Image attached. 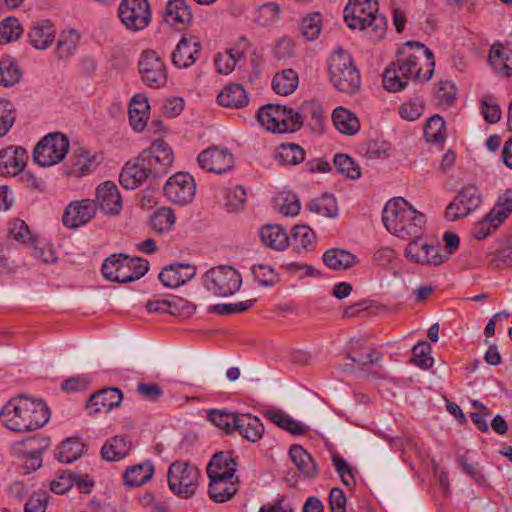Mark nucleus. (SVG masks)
<instances>
[{"instance_id":"obj_38","label":"nucleus","mask_w":512,"mask_h":512,"mask_svg":"<svg viewBox=\"0 0 512 512\" xmlns=\"http://www.w3.org/2000/svg\"><path fill=\"white\" fill-rule=\"evenodd\" d=\"M264 416L279 428L284 429L293 435H305L308 432V427L281 410L266 411Z\"/></svg>"},{"instance_id":"obj_6","label":"nucleus","mask_w":512,"mask_h":512,"mask_svg":"<svg viewBox=\"0 0 512 512\" xmlns=\"http://www.w3.org/2000/svg\"><path fill=\"white\" fill-rule=\"evenodd\" d=\"M149 269V262L139 257L113 254L102 265L103 276L113 282L128 283L140 279Z\"/></svg>"},{"instance_id":"obj_42","label":"nucleus","mask_w":512,"mask_h":512,"mask_svg":"<svg viewBox=\"0 0 512 512\" xmlns=\"http://www.w3.org/2000/svg\"><path fill=\"white\" fill-rule=\"evenodd\" d=\"M22 78V71L16 61L5 56L0 59V86L12 87Z\"/></svg>"},{"instance_id":"obj_26","label":"nucleus","mask_w":512,"mask_h":512,"mask_svg":"<svg viewBox=\"0 0 512 512\" xmlns=\"http://www.w3.org/2000/svg\"><path fill=\"white\" fill-rule=\"evenodd\" d=\"M163 17L167 24L177 29L187 27L193 19L186 0H168Z\"/></svg>"},{"instance_id":"obj_31","label":"nucleus","mask_w":512,"mask_h":512,"mask_svg":"<svg viewBox=\"0 0 512 512\" xmlns=\"http://www.w3.org/2000/svg\"><path fill=\"white\" fill-rule=\"evenodd\" d=\"M235 459L224 452L216 453L210 460L206 472L208 476L238 477Z\"/></svg>"},{"instance_id":"obj_2","label":"nucleus","mask_w":512,"mask_h":512,"mask_svg":"<svg viewBox=\"0 0 512 512\" xmlns=\"http://www.w3.org/2000/svg\"><path fill=\"white\" fill-rule=\"evenodd\" d=\"M50 419V409L41 398L17 395L0 411V422L12 432L27 433L42 428Z\"/></svg>"},{"instance_id":"obj_55","label":"nucleus","mask_w":512,"mask_h":512,"mask_svg":"<svg viewBox=\"0 0 512 512\" xmlns=\"http://www.w3.org/2000/svg\"><path fill=\"white\" fill-rule=\"evenodd\" d=\"M9 233L13 239L24 245L31 246L36 240L32 236L28 225L20 219H14L9 223Z\"/></svg>"},{"instance_id":"obj_5","label":"nucleus","mask_w":512,"mask_h":512,"mask_svg":"<svg viewBox=\"0 0 512 512\" xmlns=\"http://www.w3.org/2000/svg\"><path fill=\"white\" fill-rule=\"evenodd\" d=\"M208 419L216 427L225 431L226 434L238 432L242 438L252 443L259 441L265 432L261 420L250 413L211 410Z\"/></svg>"},{"instance_id":"obj_23","label":"nucleus","mask_w":512,"mask_h":512,"mask_svg":"<svg viewBox=\"0 0 512 512\" xmlns=\"http://www.w3.org/2000/svg\"><path fill=\"white\" fill-rule=\"evenodd\" d=\"M210 482L208 493L210 498L217 503H224L237 493L239 489L238 477L208 476Z\"/></svg>"},{"instance_id":"obj_4","label":"nucleus","mask_w":512,"mask_h":512,"mask_svg":"<svg viewBox=\"0 0 512 512\" xmlns=\"http://www.w3.org/2000/svg\"><path fill=\"white\" fill-rule=\"evenodd\" d=\"M344 20L350 28L366 31L372 40L385 36L387 20L378 14L376 0H350L344 8Z\"/></svg>"},{"instance_id":"obj_28","label":"nucleus","mask_w":512,"mask_h":512,"mask_svg":"<svg viewBox=\"0 0 512 512\" xmlns=\"http://www.w3.org/2000/svg\"><path fill=\"white\" fill-rule=\"evenodd\" d=\"M56 30L49 20L35 22L28 32L29 43L38 50L49 48L55 38Z\"/></svg>"},{"instance_id":"obj_37","label":"nucleus","mask_w":512,"mask_h":512,"mask_svg":"<svg viewBox=\"0 0 512 512\" xmlns=\"http://www.w3.org/2000/svg\"><path fill=\"white\" fill-rule=\"evenodd\" d=\"M289 238V245L298 252L313 250L317 242L315 232L307 225L294 226Z\"/></svg>"},{"instance_id":"obj_17","label":"nucleus","mask_w":512,"mask_h":512,"mask_svg":"<svg viewBox=\"0 0 512 512\" xmlns=\"http://www.w3.org/2000/svg\"><path fill=\"white\" fill-rule=\"evenodd\" d=\"M163 190L169 201L178 205H186L195 196L196 184L193 176L189 173L178 172L167 180Z\"/></svg>"},{"instance_id":"obj_33","label":"nucleus","mask_w":512,"mask_h":512,"mask_svg":"<svg viewBox=\"0 0 512 512\" xmlns=\"http://www.w3.org/2000/svg\"><path fill=\"white\" fill-rule=\"evenodd\" d=\"M260 238L267 247L283 251L290 244V238L285 229L279 225H267L260 229Z\"/></svg>"},{"instance_id":"obj_39","label":"nucleus","mask_w":512,"mask_h":512,"mask_svg":"<svg viewBox=\"0 0 512 512\" xmlns=\"http://www.w3.org/2000/svg\"><path fill=\"white\" fill-rule=\"evenodd\" d=\"M154 474V466L146 461L128 467L123 474L124 483L130 487H137L147 483Z\"/></svg>"},{"instance_id":"obj_40","label":"nucleus","mask_w":512,"mask_h":512,"mask_svg":"<svg viewBox=\"0 0 512 512\" xmlns=\"http://www.w3.org/2000/svg\"><path fill=\"white\" fill-rule=\"evenodd\" d=\"M281 165L295 166L305 159V151L298 144L282 143L278 146L275 154Z\"/></svg>"},{"instance_id":"obj_14","label":"nucleus","mask_w":512,"mask_h":512,"mask_svg":"<svg viewBox=\"0 0 512 512\" xmlns=\"http://www.w3.org/2000/svg\"><path fill=\"white\" fill-rule=\"evenodd\" d=\"M118 15L128 30H143L151 22L150 4L147 0H122L118 7Z\"/></svg>"},{"instance_id":"obj_49","label":"nucleus","mask_w":512,"mask_h":512,"mask_svg":"<svg viewBox=\"0 0 512 512\" xmlns=\"http://www.w3.org/2000/svg\"><path fill=\"white\" fill-rule=\"evenodd\" d=\"M32 443V439L16 442L13 447V453L18 458H26L25 467L31 470H37L42 466V458L39 451H32L27 455L24 453V449Z\"/></svg>"},{"instance_id":"obj_29","label":"nucleus","mask_w":512,"mask_h":512,"mask_svg":"<svg viewBox=\"0 0 512 512\" xmlns=\"http://www.w3.org/2000/svg\"><path fill=\"white\" fill-rule=\"evenodd\" d=\"M218 103L226 108L241 109L248 105L249 98L240 84L226 85L217 96Z\"/></svg>"},{"instance_id":"obj_12","label":"nucleus","mask_w":512,"mask_h":512,"mask_svg":"<svg viewBox=\"0 0 512 512\" xmlns=\"http://www.w3.org/2000/svg\"><path fill=\"white\" fill-rule=\"evenodd\" d=\"M140 159L146 165L152 178L166 175L174 161L171 147L163 140H155L150 147L140 153Z\"/></svg>"},{"instance_id":"obj_56","label":"nucleus","mask_w":512,"mask_h":512,"mask_svg":"<svg viewBox=\"0 0 512 512\" xmlns=\"http://www.w3.org/2000/svg\"><path fill=\"white\" fill-rule=\"evenodd\" d=\"M73 165V174L85 175L92 170L94 157L84 149H79L71 156Z\"/></svg>"},{"instance_id":"obj_52","label":"nucleus","mask_w":512,"mask_h":512,"mask_svg":"<svg viewBox=\"0 0 512 512\" xmlns=\"http://www.w3.org/2000/svg\"><path fill=\"white\" fill-rule=\"evenodd\" d=\"M431 346L427 341L418 342L412 349V363L421 369L432 367L434 360L431 357Z\"/></svg>"},{"instance_id":"obj_62","label":"nucleus","mask_w":512,"mask_h":512,"mask_svg":"<svg viewBox=\"0 0 512 512\" xmlns=\"http://www.w3.org/2000/svg\"><path fill=\"white\" fill-rule=\"evenodd\" d=\"M436 98L438 104L441 106L449 107L453 104L456 98V87L452 81H440L436 87Z\"/></svg>"},{"instance_id":"obj_41","label":"nucleus","mask_w":512,"mask_h":512,"mask_svg":"<svg viewBox=\"0 0 512 512\" xmlns=\"http://www.w3.org/2000/svg\"><path fill=\"white\" fill-rule=\"evenodd\" d=\"M79 40L80 35L76 30L62 31L56 45L58 59L64 60L71 57L76 52Z\"/></svg>"},{"instance_id":"obj_16","label":"nucleus","mask_w":512,"mask_h":512,"mask_svg":"<svg viewBox=\"0 0 512 512\" xmlns=\"http://www.w3.org/2000/svg\"><path fill=\"white\" fill-rule=\"evenodd\" d=\"M139 73L142 81L149 87L161 88L167 82V69L155 51L147 50L141 54Z\"/></svg>"},{"instance_id":"obj_24","label":"nucleus","mask_w":512,"mask_h":512,"mask_svg":"<svg viewBox=\"0 0 512 512\" xmlns=\"http://www.w3.org/2000/svg\"><path fill=\"white\" fill-rule=\"evenodd\" d=\"M201 44L193 37H182L171 55L174 66L186 69L192 66L199 55Z\"/></svg>"},{"instance_id":"obj_36","label":"nucleus","mask_w":512,"mask_h":512,"mask_svg":"<svg viewBox=\"0 0 512 512\" xmlns=\"http://www.w3.org/2000/svg\"><path fill=\"white\" fill-rule=\"evenodd\" d=\"M293 463L305 478H315L318 467L313 457L300 445H293L289 451Z\"/></svg>"},{"instance_id":"obj_9","label":"nucleus","mask_w":512,"mask_h":512,"mask_svg":"<svg viewBox=\"0 0 512 512\" xmlns=\"http://www.w3.org/2000/svg\"><path fill=\"white\" fill-rule=\"evenodd\" d=\"M200 477L198 467L186 461H174L167 473L170 490L181 498H190L196 494Z\"/></svg>"},{"instance_id":"obj_18","label":"nucleus","mask_w":512,"mask_h":512,"mask_svg":"<svg viewBox=\"0 0 512 512\" xmlns=\"http://www.w3.org/2000/svg\"><path fill=\"white\" fill-rule=\"evenodd\" d=\"M197 162L207 172L223 174L233 168L234 157L228 149L213 146L202 151Z\"/></svg>"},{"instance_id":"obj_47","label":"nucleus","mask_w":512,"mask_h":512,"mask_svg":"<svg viewBox=\"0 0 512 512\" xmlns=\"http://www.w3.org/2000/svg\"><path fill=\"white\" fill-rule=\"evenodd\" d=\"M84 444L79 438H68L59 447L58 459L63 463L77 460L83 453Z\"/></svg>"},{"instance_id":"obj_35","label":"nucleus","mask_w":512,"mask_h":512,"mask_svg":"<svg viewBox=\"0 0 512 512\" xmlns=\"http://www.w3.org/2000/svg\"><path fill=\"white\" fill-rule=\"evenodd\" d=\"M332 121L335 128L345 135H355L360 130V122L357 116L344 107H337L333 111Z\"/></svg>"},{"instance_id":"obj_10","label":"nucleus","mask_w":512,"mask_h":512,"mask_svg":"<svg viewBox=\"0 0 512 512\" xmlns=\"http://www.w3.org/2000/svg\"><path fill=\"white\" fill-rule=\"evenodd\" d=\"M203 283L212 294L226 297L240 289L242 278L233 267L221 265L208 270L203 276Z\"/></svg>"},{"instance_id":"obj_59","label":"nucleus","mask_w":512,"mask_h":512,"mask_svg":"<svg viewBox=\"0 0 512 512\" xmlns=\"http://www.w3.org/2000/svg\"><path fill=\"white\" fill-rule=\"evenodd\" d=\"M490 212L492 217L504 222L512 213V190H506L500 195Z\"/></svg>"},{"instance_id":"obj_25","label":"nucleus","mask_w":512,"mask_h":512,"mask_svg":"<svg viewBox=\"0 0 512 512\" xmlns=\"http://www.w3.org/2000/svg\"><path fill=\"white\" fill-rule=\"evenodd\" d=\"M122 392L118 388H104L95 392L87 401L90 414H97L101 410L110 411L121 404Z\"/></svg>"},{"instance_id":"obj_19","label":"nucleus","mask_w":512,"mask_h":512,"mask_svg":"<svg viewBox=\"0 0 512 512\" xmlns=\"http://www.w3.org/2000/svg\"><path fill=\"white\" fill-rule=\"evenodd\" d=\"M96 211L97 204L91 199L72 201L64 211L63 225L70 229L79 228L91 221Z\"/></svg>"},{"instance_id":"obj_1","label":"nucleus","mask_w":512,"mask_h":512,"mask_svg":"<svg viewBox=\"0 0 512 512\" xmlns=\"http://www.w3.org/2000/svg\"><path fill=\"white\" fill-rule=\"evenodd\" d=\"M433 53L423 43L408 41L397 53V60L384 71L383 85L391 92L404 89L410 81L426 82L434 73Z\"/></svg>"},{"instance_id":"obj_7","label":"nucleus","mask_w":512,"mask_h":512,"mask_svg":"<svg viewBox=\"0 0 512 512\" xmlns=\"http://www.w3.org/2000/svg\"><path fill=\"white\" fill-rule=\"evenodd\" d=\"M329 76L333 86L340 92L354 94L360 89L361 77L349 53L334 52L329 60Z\"/></svg>"},{"instance_id":"obj_21","label":"nucleus","mask_w":512,"mask_h":512,"mask_svg":"<svg viewBox=\"0 0 512 512\" xmlns=\"http://www.w3.org/2000/svg\"><path fill=\"white\" fill-rule=\"evenodd\" d=\"M27 152L21 146H9L0 151V175L15 176L25 167Z\"/></svg>"},{"instance_id":"obj_8","label":"nucleus","mask_w":512,"mask_h":512,"mask_svg":"<svg viewBox=\"0 0 512 512\" xmlns=\"http://www.w3.org/2000/svg\"><path fill=\"white\" fill-rule=\"evenodd\" d=\"M259 124L273 133L295 132L302 127V115L278 104L262 106L257 113Z\"/></svg>"},{"instance_id":"obj_46","label":"nucleus","mask_w":512,"mask_h":512,"mask_svg":"<svg viewBox=\"0 0 512 512\" xmlns=\"http://www.w3.org/2000/svg\"><path fill=\"white\" fill-rule=\"evenodd\" d=\"M424 136L428 142L442 144L446 138L444 119L439 115L430 117L424 128Z\"/></svg>"},{"instance_id":"obj_44","label":"nucleus","mask_w":512,"mask_h":512,"mask_svg":"<svg viewBox=\"0 0 512 512\" xmlns=\"http://www.w3.org/2000/svg\"><path fill=\"white\" fill-rule=\"evenodd\" d=\"M298 86V75L292 69L283 70L277 73L272 80V87L279 95H289Z\"/></svg>"},{"instance_id":"obj_63","label":"nucleus","mask_w":512,"mask_h":512,"mask_svg":"<svg viewBox=\"0 0 512 512\" xmlns=\"http://www.w3.org/2000/svg\"><path fill=\"white\" fill-rule=\"evenodd\" d=\"M481 112L484 119L491 124L497 123L502 115L499 105L491 95H487L481 100Z\"/></svg>"},{"instance_id":"obj_30","label":"nucleus","mask_w":512,"mask_h":512,"mask_svg":"<svg viewBox=\"0 0 512 512\" xmlns=\"http://www.w3.org/2000/svg\"><path fill=\"white\" fill-rule=\"evenodd\" d=\"M325 266L331 270H347L356 264L359 260L356 255L348 250L340 248H331L327 250L322 257Z\"/></svg>"},{"instance_id":"obj_13","label":"nucleus","mask_w":512,"mask_h":512,"mask_svg":"<svg viewBox=\"0 0 512 512\" xmlns=\"http://www.w3.org/2000/svg\"><path fill=\"white\" fill-rule=\"evenodd\" d=\"M482 200V193L476 185H465L446 207L445 218L448 221L465 218L480 207Z\"/></svg>"},{"instance_id":"obj_27","label":"nucleus","mask_w":512,"mask_h":512,"mask_svg":"<svg viewBox=\"0 0 512 512\" xmlns=\"http://www.w3.org/2000/svg\"><path fill=\"white\" fill-rule=\"evenodd\" d=\"M195 275V268L189 264H173L165 267L159 274V280L168 288L183 285Z\"/></svg>"},{"instance_id":"obj_45","label":"nucleus","mask_w":512,"mask_h":512,"mask_svg":"<svg viewBox=\"0 0 512 512\" xmlns=\"http://www.w3.org/2000/svg\"><path fill=\"white\" fill-rule=\"evenodd\" d=\"M309 210L322 217L333 218L337 216L338 206L334 196L324 194L310 201Z\"/></svg>"},{"instance_id":"obj_54","label":"nucleus","mask_w":512,"mask_h":512,"mask_svg":"<svg viewBox=\"0 0 512 512\" xmlns=\"http://www.w3.org/2000/svg\"><path fill=\"white\" fill-rule=\"evenodd\" d=\"M337 171L349 179H358L361 176L360 167L346 154H337L334 157Z\"/></svg>"},{"instance_id":"obj_34","label":"nucleus","mask_w":512,"mask_h":512,"mask_svg":"<svg viewBox=\"0 0 512 512\" xmlns=\"http://www.w3.org/2000/svg\"><path fill=\"white\" fill-rule=\"evenodd\" d=\"M131 450V442L125 436H114L106 441L101 448V456L105 461H120Z\"/></svg>"},{"instance_id":"obj_64","label":"nucleus","mask_w":512,"mask_h":512,"mask_svg":"<svg viewBox=\"0 0 512 512\" xmlns=\"http://www.w3.org/2000/svg\"><path fill=\"white\" fill-rule=\"evenodd\" d=\"M170 315L188 318L195 312V305L181 297L173 296L169 299Z\"/></svg>"},{"instance_id":"obj_58","label":"nucleus","mask_w":512,"mask_h":512,"mask_svg":"<svg viewBox=\"0 0 512 512\" xmlns=\"http://www.w3.org/2000/svg\"><path fill=\"white\" fill-rule=\"evenodd\" d=\"M348 358L352 362L364 368L379 362L382 359V353L372 347L368 348L365 353H362L357 351L356 347L353 346L351 353L348 355Z\"/></svg>"},{"instance_id":"obj_22","label":"nucleus","mask_w":512,"mask_h":512,"mask_svg":"<svg viewBox=\"0 0 512 512\" xmlns=\"http://www.w3.org/2000/svg\"><path fill=\"white\" fill-rule=\"evenodd\" d=\"M152 178L146 165L140 159V155L125 164L120 173V183L125 189H135L142 185L146 180Z\"/></svg>"},{"instance_id":"obj_60","label":"nucleus","mask_w":512,"mask_h":512,"mask_svg":"<svg viewBox=\"0 0 512 512\" xmlns=\"http://www.w3.org/2000/svg\"><path fill=\"white\" fill-rule=\"evenodd\" d=\"M503 222L495 219L489 212L474 227L473 235L478 240H483L495 232Z\"/></svg>"},{"instance_id":"obj_32","label":"nucleus","mask_w":512,"mask_h":512,"mask_svg":"<svg viewBox=\"0 0 512 512\" xmlns=\"http://www.w3.org/2000/svg\"><path fill=\"white\" fill-rule=\"evenodd\" d=\"M148 99L142 94L133 96L129 107V121L133 130L141 132L144 130L148 119Z\"/></svg>"},{"instance_id":"obj_57","label":"nucleus","mask_w":512,"mask_h":512,"mask_svg":"<svg viewBox=\"0 0 512 512\" xmlns=\"http://www.w3.org/2000/svg\"><path fill=\"white\" fill-rule=\"evenodd\" d=\"M15 119L16 110L14 105L6 99H0V138L9 132Z\"/></svg>"},{"instance_id":"obj_48","label":"nucleus","mask_w":512,"mask_h":512,"mask_svg":"<svg viewBox=\"0 0 512 512\" xmlns=\"http://www.w3.org/2000/svg\"><path fill=\"white\" fill-rule=\"evenodd\" d=\"M508 57L504 52L502 45H493L489 53V62L495 69L496 73L504 77L512 75V67L507 63Z\"/></svg>"},{"instance_id":"obj_11","label":"nucleus","mask_w":512,"mask_h":512,"mask_svg":"<svg viewBox=\"0 0 512 512\" xmlns=\"http://www.w3.org/2000/svg\"><path fill=\"white\" fill-rule=\"evenodd\" d=\"M68 138L59 132L44 136L33 151L34 161L42 167H50L61 162L68 153Z\"/></svg>"},{"instance_id":"obj_43","label":"nucleus","mask_w":512,"mask_h":512,"mask_svg":"<svg viewBox=\"0 0 512 512\" xmlns=\"http://www.w3.org/2000/svg\"><path fill=\"white\" fill-rule=\"evenodd\" d=\"M175 220V214L171 208L161 207L151 215L150 226L154 232L164 234L172 229Z\"/></svg>"},{"instance_id":"obj_51","label":"nucleus","mask_w":512,"mask_h":512,"mask_svg":"<svg viewBox=\"0 0 512 512\" xmlns=\"http://www.w3.org/2000/svg\"><path fill=\"white\" fill-rule=\"evenodd\" d=\"M23 29L14 17H8L0 22V44H7L17 40L22 34Z\"/></svg>"},{"instance_id":"obj_53","label":"nucleus","mask_w":512,"mask_h":512,"mask_svg":"<svg viewBox=\"0 0 512 512\" xmlns=\"http://www.w3.org/2000/svg\"><path fill=\"white\" fill-rule=\"evenodd\" d=\"M278 210L284 216H296L299 214L301 205L298 197L290 192H282L276 198Z\"/></svg>"},{"instance_id":"obj_61","label":"nucleus","mask_w":512,"mask_h":512,"mask_svg":"<svg viewBox=\"0 0 512 512\" xmlns=\"http://www.w3.org/2000/svg\"><path fill=\"white\" fill-rule=\"evenodd\" d=\"M252 274L254 279L262 286H272L278 282V274L270 265H254L252 267Z\"/></svg>"},{"instance_id":"obj_15","label":"nucleus","mask_w":512,"mask_h":512,"mask_svg":"<svg viewBox=\"0 0 512 512\" xmlns=\"http://www.w3.org/2000/svg\"><path fill=\"white\" fill-rule=\"evenodd\" d=\"M410 238L411 241L404 251L408 261L420 265L439 266L448 260L449 256L442 254L438 245L428 244L421 236Z\"/></svg>"},{"instance_id":"obj_20","label":"nucleus","mask_w":512,"mask_h":512,"mask_svg":"<svg viewBox=\"0 0 512 512\" xmlns=\"http://www.w3.org/2000/svg\"><path fill=\"white\" fill-rule=\"evenodd\" d=\"M96 200L106 215H118L122 211V198L114 182L101 183L96 189Z\"/></svg>"},{"instance_id":"obj_50","label":"nucleus","mask_w":512,"mask_h":512,"mask_svg":"<svg viewBox=\"0 0 512 512\" xmlns=\"http://www.w3.org/2000/svg\"><path fill=\"white\" fill-rule=\"evenodd\" d=\"M279 13H280L279 5L274 2H268V3H265L261 6H259L255 10V15H254L253 20H254V22H256L257 24H259L261 26H269L278 19Z\"/></svg>"},{"instance_id":"obj_3","label":"nucleus","mask_w":512,"mask_h":512,"mask_svg":"<svg viewBox=\"0 0 512 512\" xmlns=\"http://www.w3.org/2000/svg\"><path fill=\"white\" fill-rule=\"evenodd\" d=\"M382 222L391 234L401 239H409L423 234L426 217L406 199L396 197L384 206Z\"/></svg>"}]
</instances>
